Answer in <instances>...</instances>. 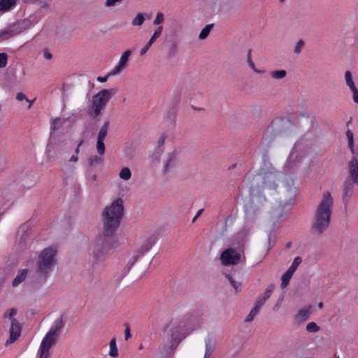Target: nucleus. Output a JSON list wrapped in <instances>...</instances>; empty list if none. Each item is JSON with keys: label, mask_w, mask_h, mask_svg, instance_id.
I'll return each mask as SVG.
<instances>
[{"label": "nucleus", "mask_w": 358, "mask_h": 358, "mask_svg": "<svg viewBox=\"0 0 358 358\" xmlns=\"http://www.w3.org/2000/svg\"><path fill=\"white\" fill-rule=\"evenodd\" d=\"M43 57L46 60H50L52 59V54L47 50H45L43 52Z\"/></svg>", "instance_id": "58"}, {"label": "nucleus", "mask_w": 358, "mask_h": 358, "mask_svg": "<svg viewBox=\"0 0 358 358\" xmlns=\"http://www.w3.org/2000/svg\"><path fill=\"white\" fill-rule=\"evenodd\" d=\"M83 140H81L79 142V143L78 144L77 148H76V149L75 150L76 155H78V153L80 152V147L83 145Z\"/></svg>", "instance_id": "63"}, {"label": "nucleus", "mask_w": 358, "mask_h": 358, "mask_svg": "<svg viewBox=\"0 0 358 358\" xmlns=\"http://www.w3.org/2000/svg\"><path fill=\"white\" fill-rule=\"evenodd\" d=\"M85 176L86 179L90 182H95L97 179L96 173H94L92 169H88L87 171Z\"/></svg>", "instance_id": "46"}, {"label": "nucleus", "mask_w": 358, "mask_h": 358, "mask_svg": "<svg viewBox=\"0 0 358 358\" xmlns=\"http://www.w3.org/2000/svg\"><path fill=\"white\" fill-rule=\"evenodd\" d=\"M43 16L44 15L41 11L38 10L30 15L28 17L22 20H18L17 22L22 31H24L36 24L43 17Z\"/></svg>", "instance_id": "16"}, {"label": "nucleus", "mask_w": 358, "mask_h": 358, "mask_svg": "<svg viewBox=\"0 0 358 358\" xmlns=\"http://www.w3.org/2000/svg\"><path fill=\"white\" fill-rule=\"evenodd\" d=\"M352 99L355 103L358 104V90L352 92Z\"/></svg>", "instance_id": "59"}, {"label": "nucleus", "mask_w": 358, "mask_h": 358, "mask_svg": "<svg viewBox=\"0 0 358 358\" xmlns=\"http://www.w3.org/2000/svg\"><path fill=\"white\" fill-rule=\"evenodd\" d=\"M306 329L308 332L315 333L320 330V327L315 322H311L306 325Z\"/></svg>", "instance_id": "41"}, {"label": "nucleus", "mask_w": 358, "mask_h": 358, "mask_svg": "<svg viewBox=\"0 0 358 358\" xmlns=\"http://www.w3.org/2000/svg\"><path fill=\"white\" fill-rule=\"evenodd\" d=\"M114 75H110V72L104 77L99 76L96 80L99 83H105L108 80V78L113 76Z\"/></svg>", "instance_id": "57"}, {"label": "nucleus", "mask_w": 358, "mask_h": 358, "mask_svg": "<svg viewBox=\"0 0 358 358\" xmlns=\"http://www.w3.org/2000/svg\"><path fill=\"white\" fill-rule=\"evenodd\" d=\"M293 273L291 271L287 270V271L281 277V288L285 289L288 285L289 280L293 275Z\"/></svg>", "instance_id": "27"}, {"label": "nucleus", "mask_w": 358, "mask_h": 358, "mask_svg": "<svg viewBox=\"0 0 358 358\" xmlns=\"http://www.w3.org/2000/svg\"><path fill=\"white\" fill-rule=\"evenodd\" d=\"M310 307L301 308L294 316V320L298 322H303L307 320L310 315Z\"/></svg>", "instance_id": "22"}, {"label": "nucleus", "mask_w": 358, "mask_h": 358, "mask_svg": "<svg viewBox=\"0 0 358 358\" xmlns=\"http://www.w3.org/2000/svg\"><path fill=\"white\" fill-rule=\"evenodd\" d=\"M334 199L329 192L323 193L322 199L317 206L313 220L311 230L314 234L321 235L329 227L332 210Z\"/></svg>", "instance_id": "2"}, {"label": "nucleus", "mask_w": 358, "mask_h": 358, "mask_svg": "<svg viewBox=\"0 0 358 358\" xmlns=\"http://www.w3.org/2000/svg\"><path fill=\"white\" fill-rule=\"evenodd\" d=\"M152 45V43L148 41L147 44L141 50V55H144L148 51Z\"/></svg>", "instance_id": "54"}, {"label": "nucleus", "mask_w": 358, "mask_h": 358, "mask_svg": "<svg viewBox=\"0 0 358 358\" xmlns=\"http://www.w3.org/2000/svg\"><path fill=\"white\" fill-rule=\"evenodd\" d=\"M108 127H109V122H106L103 124V125L101 127V129L99 131V134L97 136V139L103 140V141L105 140V138L108 134Z\"/></svg>", "instance_id": "31"}, {"label": "nucleus", "mask_w": 358, "mask_h": 358, "mask_svg": "<svg viewBox=\"0 0 358 358\" xmlns=\"http://www.w3.org/2000/svg\"><path fill=\"white\" fill-rule=\"evenodd\" d=\"M282 174L278 171H270L264 174H258L252 178L250 194L257 195L264 190H276V180L281 178Z\"/></svg>", "instance_id": "4"}, {"label": "nucleus", "mask_w": 358, "mask_h": 358, "mask_svg": "<svg viewBox=\"0 0 358 358\" xmlns=\"http://www.w3.org/2000/svg\"><path fill=\"white\" fill-rule=\"evenodd\" d=\"M131 171L128 167H123L120 173L119 177L123 180H129L131 178Z\"/></svg>", "instance_id": "29"}, {"label": "nucleus", "mask_w": 358, "mask_h": 358, "mask_svg": "<svg viewBox=\"0 0 358 358\" xmlns=\"http://www.w3.org/2000/svg\"><path fill=\"white\" fill-rule=\"evenodd\" d=\"M164 22V15L162 12H158L153 20L154 25L162 26L161 24Z\"/></svg>", "instance_id": "42"}, {"label": "nucleus", "mask_w": 358, "mask_h": 358, "mask_svg": "<svg viewBox=\"0 0 358 358\" xmlns=\"http://www.w3.org/2000/svg\"><path fill=\"white\" fill-rule=\"evenodd\" d=\"M50 356L37 352L36 358H50Z\"/></svg>", "instance_id": "60"}, {"label": "nucleus", "mask_w": 358, "mask_h": 358, "mask_svg": "<svg viewBox=\"0 0 358 358\" xmlns=\"http://www.w3.org/2000/svg\"><path fill=\"white\" fill-rule=\"evenodd\" d=\"M163 31V27L159 26L154 31L152 36L150 38L149 41L151 42L152 44L155 43V41L161 36Z\"/></svg>", "instance_id": "39"}, {"label": "nucleus", "mask_w": 358, "mask_h": 358, "mask_svg": "<svg viewBox=\"0 0 358 358\" xmlns=\"http://www.w3.org/2000/svg\"><path fill=\"white\" fill-rule=\"evenodd\" d=\"M67 121V119L61 120L59 117H56L53 121L51 125L50 129L52 130H56L59 128L65 122Z\"/></svg>", "instance_id": "37"}, {"label": "nucleus", "mask_w": 358, "mask_h": 358, "mask_svg": "<svg viewBox=\"0 0 358 358\" xmlns=\"http://www.w3.org/2000/svg\"><path fill=\"white\" fill-rule=\"evenodd\" d=\"M213 24H207L200 32L199 38L201 40H203L207 38V36L209 35L212 28Z\"/></svg>", "instance_id": "35"}, {"label": "nucleus", "mask_w": 358, "mask_h": 358, "mask_svg": "<svg viewBox=\"0 0 358 358\" xmlns=\"http://www.w3.org/2000/svg\"><path fill=\"white\" fill-rule=\"evenodd\" d=\"M203 211V209H200L196 214V215L194 217L192 220V222H194L201 215L202 212Z\"/></svg>", "instance_id": "62"}, {"label": "nucleus", "mask_w": 358, "mask_h": 358, "mask_svg": "<svg viewBox=\"0 0 358 358\" xmlns=\"http://www.w3.org/2000/svg\"><path fill=\"white\" fill-rule=\"evenodd\" d=\"M346 136L348 139V146L351 150V152L354 153V142H353V133L350 130H348Z\"/></svg>", "instance_id": "45"}, {"label": "nucleus", "mask_w": 358, "mask_h": 358, "mask_svg": "<svg viewBox=\"0 0 358 358\" xmlns=\"http://www.w3.org/2000/svg\"><path fill=\"white\" fill-rule=\"evenodd\" d=\"M283 188L285 205L292 204L297 193V188L294 185V180L291 178H286L283 182Z\"/></svg>", "instance_id": "13"}, {"label": "nucleus", "mask_w": 358, "mask_h": 358, "mask_svg": "<svg viewBox=\"0 0 358 358\" xmlns=\"http://www.w3.org/2000/svg\"><path fill=\"white\" fill-rule=\"evenodd\" d=\"M304 44L305 43L303 40H299L295 45L294 52L295 54H299L301 52L304 46Z\"/></svg>", "instance_id": "49"}, {"label": "nucleus", "mask_w": 358, "mask_h": 358, "mask_svg": "<svg viewBox=\"0 0 358 358\" xmlns=\"http://www.w3.org/2000/svg\"><path fill=\"white\" fill-rule=\"evenodd\" d=\"M247 62H248V64L249 65V66L253 70L255 71V72L257 73H260L259 71H257L256 69H255V64L254 62H252V56H251V50H249L248 51V55H247Z\"/></svg>", "instance_id": "47"}, {"label": "nucleus", "mask_w": 358, "mask_h": 358, "mask_svg": "<svg viewBox=\"0 0 358 358\" xmlns=\"http://www.w3.org/2000/svg\"><path fill=\"white\" fill-rule=\"evenodd\" d=\"M27 273H28L27 269H21V270H20L18 271L17 275L15 276V278L13 280V283H12L13 286V287H17L20 283H22L26 279Z\"/></svg>", "instance_id": "24"}, {"label": "nucleus", "mask_w": 358, "mask_h": 358, "mask_svg": "<svg viewBox=\"0 0 358 358\" xmlns=\"http://www.w3.org/2000/svg\"><path fill=\"white\" fill-rule=\"evenodd\" d=\"M345 81L346 85L350 88L352 93L358 90L354 83L352 73L350 71H347L345 73Z\"/></svg>", "instance_id": "25"}, {"label": "nucleus", "mask_w": 358, "mask_h": 358, "mask_svg": "<svg viewBox=\"0 0 358 358\" xmlns=\"http://www.w3.org/2000/svg\"><path fill=\"white\" fill-rule=\"evenodd\" d=\"M178 164V155L176 152H172L168 155L167 159L164 162L163 172L168 173L175 169Z\"/></svg>", "instance_id": "19"}, {"label": "nucleus", "mask_w": 358, "mask_h": 358, "mask_svg": "<svg viewBox=\"0 0 358 358\" xmlns=\"http://www.w3.org/2000/svg\"><path fill=\"white\" fill-rule=\"evenodd\" d=\"M184 328L182 322L172 320L167 324L165 331L171 334L173 339H176L178 335L181 334Z\"/></svg>", "instance_id": "18"}, {"label": "nucleus", "mask_w": 358, "mask_h": 358, "mask_svg": "<svg viewBox=\"0 0 358 358\" xmlns=\"http://www.w3.org/2000/svg\"><path fill=\"white\" fill-rule=\"evenodd\" d=\"M274 289V285H269L263 294L259 295L254 305V307L260 310L267 299H268Z\"/></svg>", "instance_id": "21"}, {"label": "nucleus", "mask_w": 358, "mask_h": 358, "mask_svg": "<svg viewBox=\"0 0 358 358\" xmlns=\"http://www.w3.org/2000/svg\"><path fill=\"white\" fill-rule=\"evenodd\" d=\"M301 262V259L300 257H296L292 264V265L289 266V268L287 269L288 271H291L292 273H294L296 270L297 267Z\"/></svg>", "instance_id": "44"}, {"label": "nucleus", "mask_w": 358, "mask_h": 358, "mask_svg": "<svg viewBox=\"0 0 358 358\" xmlns=\"http://www.w3.org/2000/svg\"><path fill=\"white\" fill-rule=\"evenodd\" d=\"M16 99L17 101H23V100L29 101V99L27 98L25 94H23L22 92H18L16 94Z\"/></svg>", "instance_id": "56"}, {"label": "nucleus", "mask_w": 358, "mask_h": 358, "mask_svg": "<svg viewBox=\"0 0 358 358\" xmlns=\"http://www.w3.org/2000/svg\"><path fill=\"white\" fill-rule=\"evenodd\" d=\"M131 336V332H130V327L129 324H125V330H124V339L128 340Z\"/></svg>", "instance_id": "55"}, {"label": "nucleus", "mask_w": 358, "mask_h": 358, "mask_svg": "<svg viewBox=\"0 0 358 358\" xmlns=\"http://www.w3.org/2000/svg\"><path fill=\"white\" fill-rule=\"evenodd\" d=\"M78 160V155H73L70 158L69 162H76Z\"/></svg>", "instance_id": "64"}, {"label": "nucleus", "mask_w": 358, "mask_h": 358, "mask_svg": "<svg viewBox=\"0 0 358 358\" xmlns=\"http://www.w3.org/2000/svg\"><path fill=\"white\" fill-rule=\"evenodd\" d=\"M287 76V71L285 70H278L270 72V76L275 80H282Z\"/></svg>", "instance_id": "28"}, {"label": "nucleus", "mask_w": 358, "mask_h": 358, "mask_svg": "<svg viewBox=\"0 0 358 358\" xmlns=\"http://www.w3.org/2000/svg\"><path fill=\"white\" fill-rule=\"evenodd\" d=\"M57 248L50 246L43 249L38 257L36 273L44 281H46L57 265Z\"/></svg>", "instance_id": "3"}, {"label": "nucleus", "mask_w": 358, "mask_h": 358, "mask_svg": "<svg viewBox=\"0 0 358 358\" xmlns=\"http://www.w3.org/2000/svg\"><path fill=\"white\" fill-rule=\"evenodd\" d=\"M123 0H106L105 3V6L106 7H113L116 6L118 3L122 2Z\"/></svg>", "instance_id": "50"}, {"label": "nucleus", "mask_w": 358, "mask_h": 358, "mask_svg": "<svg viewBox=\"0 0 358 358\" xmlns=\"http://www.w3.org/2000/svg\"><path fill=\"white\" fill-rule=\"evenodd\" d=\"M213 352V347L209 340L205 341V355L203 358H210Z\"/></svg>", "instance_id": "36"}, {"label": "nucleus", "mask_w": 358, "mask_h": 358, "mask_svg": "<svg viewBox=\"0 0 358 358\" xmlns=\"http://www.w3.org/2000/svg\"><path fill=\"white\" fill-rule=\"evenodd\" d=\"M145 20V15L143 13H139L136 15V16L132 20L131 24L133 26H141Z\"/></svg>", "instance_id": "33"}, {"label": "nucleus", "mask_w": 358, "mask_h": 358, "mask_svg": "<svg viewBox=\"0 0 358 358\" xmlns=\"http://www.w3.org/2000/svg\"><path fill=\"white\" fill-rule=\"evenodd\" d=\"M123 200L115 199L103 213V231L93 243L92 256L94 262L104 261L111 249L115 247L114 233L117 229L123 214Z\"/></svg>", "instance_id": "1"}, {"label": "nucleus", "mask_w": 358, "mask_h": 358, "mask_svg": "<svg viewBox=\"0 0 358 358\" xmlns=\"http://www.w3.org/2000/svg\"><path fill=\"white\" fill-rule=\"evenodd\" d=\"M163 31V27L159 26L154 31L152 36L150 38L149 41L151 42L152 44L155 43V41L161 36Z\"/></svg>", "instance_id": "38"}, {"label": "nucleus", "mask_w": 358, "mask_h": 358, "mask_svg": "<svg viewBox=\"0 0 358 358\" xmlns=\"http://www.w3.org/2000/svg\"><path fill=\"white\" fill-rule=\"evenodd\" d=\"M88 164L90 166H93L95 165H99L101 164L103 161V156L99 155H92L90 157L87 159Z\"/></svg>", "instance_id": "32"}, {"label": "nucleus", "mask_w": 358, "mask_h": 358, "mask_svg": "<svg viewBox=\"0 0 358 358\" xmlns=\"http://www.w3.org/2000/svg\"><path fill=\"white\" fill-rule=\"evenodd\" d=\"M259 310L257 309L256 308L253 307V308L250 310L248 316L245 319V322H252L255 316L258 314Z\"/></svg>", "instance_id": "43"}, {"label": "nucleus", "mask_w": 358, "mask_h": 358, "mask_svg": "<svg viewBox=\"0 0 358 358\" xmlns=\"http://www.w3.org/2000/svg\"><path fill=\"white\" fill-rule=\"evenodd\" d=\"M35 2L42 8H48L50 7L49 3L45 0H36Z\"/></svg>", "instance_id": "52"}, {"label": "nucleus", "mask_w": 358, "mask_h": 358, "mask_svg": "<svg viewBox=\"0 0 358 358\" xmlns=\"http://www.w3.org/2000/svg\"><path fill=\"white\" fill-rule=\"evenodd\" d=\"M16 4L17 0H0V12H8L13 9Z\"/></svg>", "instance_id": "23"}, {"label": "nucleus", "mask_w": 358, "mask_h": 358, "mask_svg": "<svg viewBox=\"0 0 358 358\" xmlns=\"http://www.w3.org/2000/svg\"><path fill=\"white\" fill-rule=\"evenodd\" d=\"M350 177L354 184L358 185V159L353 157L348 164Z\"/></svg>", "instance_id": "20"}, {"label": "nucleus", "mask_w": 358, "mask_h": 358, "mask_svg": "<svg viewBox=\"0 0 358 358\" xmlns=\"http://www.w3.org/2000/svg\"><path fill=\"white\" fill-rule=\"evenodd\" d=\"M251 200L245 206V225L253 227L254 223L262 213V207L258 205L259 199L252 195Z\"/></svg>", "instance_id": "8"}, {"label": "nucleus", "mask_w": 358, "mask_h": 358, "mask_svg": "<svg viewBox=\"0 0 358 358\" xmlns=\"http://www.w3.org/2000/svg\"><path fill=\"white\" fill-rule=\"evenodd\" d=\"M131 55V50H127L126 51H124L123 54L121 55L118 63L110 71V75L120 74L126 68Z\"/></svg>", "instance_id": "17"}, {"label": "nucleus", "mask_w": 358, "mask_h": 358, "mask_svg": "<svg viewBox=\"0 0 358 358\" xmlns=\"http://www.w3.org/2000/svg\"><path fill=\"white\" fill-rule=\"evenodd\" d=\"M241 252H237L235 248H229L224 250L220 255V262L224 266L236 265L241 257Z\"/></svg>", "instance_id": "11"}, {"label": "nucleus", "mask_w": 358, "mask_h": 358, "mask_svg": "<svg viewBox=\"0 0 358 358\" xmlns=\"http://www.w3.org/2000/svg\"><path fill=\"white\" fill-rule=\"evenodd\" d=\"M250 226L243 225V228L236 234L234 237L231 245L234 248L237 249L240 252L243 253L245 245L248 241V238L250 234L251 230Z\"/></svg>", "instance_id": "10"}, {"label": "nucleus", "mask_w": 358, "mask_h": 358, "mask_svg": "<svg viewBox=\"0 0 358 358\" xmlns=\"http://www.w3.org/2000/svg\"><path fill=\"white\" fill-rule=\"evenodd\" d=\"M268 242H269L270 244L272 242L273 243L272 245H273L274 242H275V236H274V234H272L271 233H270L268 234Z\"/></svg>", "instance_id": "61"}, {"label": "nucleus", "mask_w": 358, "mask_h": 358, "mask_svg": "<svg viewBox=\"0 0 358 358\" xmlns=\"http://www.w3.org/2000/svg\"><path fill=\"white\" fill-rule=\"evenodd\" d=\"M64 314H62L52 324L48 333L43 337L38 352L50 356V349L56 344L58 337L65 326Z\"/></svg>", "instance_id": "5"}, {"label": "nucleus", "mask_w": 358, "mask_h": 358, "mask_svg": "<svg viewBox=\"0 0 358 358\" xmlns=\"http://www.w3.org/2000/svg\"><path fill=\"white\" fill-rule=\"evenodd\" d=\"M309 148L306 142L303 141H297L288 157L285 164V168L288 171L294 169L302 161L307 155Z\"/></svg>", "instance_id": "7"}, {"label": "nucleus", "mask_w": 358, "mask_h": 358, "mask_svg": "<svg viewBox=\"0 0 358 358\" xmlns=\"http://www.w3.org/2000/svg\"><path fill=\"white\" fill-rule=\"evenodd\" d=\"M181 94H182V90H177L174 92L173 99L176 103H178L180 101Z\"/></svg>", "instance_id": "51"}, {"label": "nucleus", "mask_w": 358, "mask_h": 358, "mask_svg": "<svg viewBox=\"0 0 358 358\" xmlns=\"http://www.w3.org/2000/svg\"><path fill=\"white\" fill-rule=\"evenodd\" d=\"M225 278L229 280L231 287L235 289L236 292H238L241 289V283L236 282L229 274H225Z\"/></svg>", "instance_id": "30"}, {"label": "nucleus", "mask_w": 358, "mask_h": 358, "mask_svg": "<svg viewBox=\"0 0 358 358\" xmlns=\"http://www.w3.org/2000/svg\"><path fill=\"white\" fill-rule=\"evenodd\" d=\"M8 62V55L5 52L0 53V68L6 66Z\"/></svg>", "instance_id": "48"}, {"label": "nucleus", "mask_w": 358, "mask_h": 358, "mask_svg": "<svg viewBox=\"0 0 358 358\" xmlns=\"http://www.w3.org/2000/svg\"><path fill=\"white\" fill-rule=\"evenodd\" d=\"M166 135L165 134H162L158 141H157V145H158V148H160L161 147H162L164 144V142L166 139Z\"/></svg>", "instance_id": "53"}, {"label": "nucleus", "mask_w": 358, "mask_h": 358, "mask_svg": "<svg viewBox=\"0 0 358 358\" xmlns=\"http://www.w3.org/2000/svg\"><path fill=\"white\" fill-rule=\"evenodd\" d=\"M155 243H156V237L153 235L150 236L149 237H148L143 240V241L141 244V246L137 250L138 255H136L135 256L134 260L133 261V262L131 264L130 266L127 269V272L129 271L131 267L137 261V259L139 257H142L146 252H148L152 248V247L155 244Z\"/></svg>", "instance_id": "15"}, {"label": "nucleus", "mask_w": 358, "mask_h": 358, "mask_svg": "<svg viewBox=\"0 0 358 358\" xmlns=\"http://www.w3.org/2000/svg\"><path fill=\"white\" fill-rule=\"evenodd\" d=\"M110 346V351H109V355L111 357L115 358L118 357V350L116 344V338H113L109 343Z\"/></svg>", "instance_id": "26"}, {"label": "nucleus", "mask_w": 358, "mask_h": 358, "mask_svg": "<svg viewBox=\"0 0 358 358\" xmlns=\"http://www.w3.org/2000/svg\"><path fill=\"white\" fill-rule=\"evenodd\" d=\"M22 32L17 21L10 23L3 29H0V43L17 36Z\"/></svg>", "instance_id": "12"}, {"label": "nucleus", "mask_w": 358, "mask_h": 358, "mask_svg": "<svg viewBox=\"0 0 358 358\" xmlns=\"http://www.w3.org/2000/svg\"><path fill=\"white\" fill-rule=\"evenodd\" d=\"M289 122L284 119H275L271 122L265 131L267 136H275L281 134L285 131Z\"/></svg>", "instance_id": "14"}, {"label": "nucleus", "mask_w": 358, "mask_h": 358, "mask_svg": "<svg viewBox=\"0 0 358 358\" xmlns=\"http://www.w3.org/2000/svg\"><path fill=\"white\" fill-rule=\"evenodd\" d=\"M16 315L17 309L15 308H10L3 314V318H8L10 320V327L9 329L10 336L5 343L6 346L15 342L21 335L22 325L19 321L14 317Z\"/></svg>", "instance_id": "9"}, {"label": "nucleus", "mask_w": 358, "mask_h": 358, "mask_svg": "<svg viewBox=\"0 0 358 358\" xmlns=\"http://www.w3.org/2000/svg\"><path fill=\"white\" fill-rule=\"evenodd\" d=\"M103 140L96 138V149L99 155L103 156L106 152V147L103 143Z\"/></svg>", "instance_id": "34"}, {"label": "nucleus", "mask_w": 358, "mask_h": 358, "mask_svg": "<svg viewBox=\"0 0 358 358\" xmlns=\"http://www.w3.org/2000/svg\"><path fill=\"white\" fill-rule=\"evenodd\" d=\"M353 182L350 181V180H346L344 183V196H348L349 194L351 193V191L353 188Z\"/></svg>", "instance_id": "40"}, {"label": "nucleus", "mask_w": 358, "mask_h": 358, "mask_svg": "<svg viewBox=\"0 0 358 358\" xmlns=\"http://www.w3.org/2000/svg\"><path fill=\"white\" fill-rule=\"evenodd\" d=\"M117 92L116 88L104 89L94 95L87 107V114L93 119L100 116L108 101Z\"/></svg>", "instance_id": "6"}]
</instances>
